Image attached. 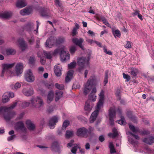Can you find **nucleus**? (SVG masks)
<instances>
[{"mask_svg": "<svg viewBox=\"0 0 154 154\" xmlns=\"http://www.w3.org/2000/svg\"><path fill=\"white\" fill-rule=\"evenodd\" d=\"M55 86L57 88L60 90H63L64 88V86L62 84L60 85L58 83H56Z\"/></svg>", "mask_w": 154, "mask_h": 154, "instance_id": "obj_51", "label": "nucleus"}, {"mask_svg": "<svg viewBox=\"0 0 154 154\" xmlns=\"http://www.w3.org/2000/svg\"><path fill=\"white\" fill-rule=\"evenodd\" d=\"M6 52L8 55H14L16 53V51L14 49L8 48L6 50Z\"/></svg>", "mask_w": 154, "mask_h": 154, "instance_id": "obj_30", "label": "nucleus"}, {"mask_svg": "<svg viewBox=\"0 0 154 154\" xmlns=\"http://www.w3.org/2000/svg\"><path fill=\"white\" fill-rule=\"evenodd\" d=\"M18 42L20 46L23 51L25 50L27 47V44L23 39H19Z\"/></svg>", "mask_w": 154, "mask_h": 154, "instance_id": "obj_21", "label": "nucleus"}, {"mask_svg": "<svg viewBox=\"0 0 154 154\" xmlns=\"http://www.w3.org/2000/svg\"><path fill=\"white\" fill-rule=\"evenodd\" d=\"M125 48H131V42H130L127 41V43L125 45Z\"/></svg>", "mask_w": 154, "mask_h": 154, "instance_id": "obj_60", "label": "nucleus"}, {"mask_svg": "<svg viewBox=\"0 0 154 154\" xmlns=\"http://www.w3.org/2000/svg\"><path fill=\"white\" fill-rule=\"evenodd\" d=\"M143 141L147 144L151 145L154 143V136H151L143 140Z\"/></svg>", "mask_w": 154, "mask_h": 154, "instance_id": "obj_18", "label": "nucleus"}, {"mask_svg": "<svg viewBox=\"0 0 154 154\" xmlns=\"http://www.w3.org/2000/svg\"><path fill=\"white\" fill-rule=\"evenodd\" d=\"M118 123L121 125H125L126 122L125 121V119L123 116H121V119L117 121Z\"/></svg>", "mask_w": 154, "mask_h": 154, "instance_id": "obj_47", "label": "nucleus"}, {"mask_svg": "<svg viewBox=\"0 0 154 154\" xmlns=\"http://www.w3.org/2000/svg\"><path fill=\"white\" fill-rule=\"evenodd\" d=\"M112 132L114 135V136L116 137L118 135V131L116 128H114L112 129Z\"/></svg>", "mask_w": 154, "mask_h": 154, "instance_id": "obj_59", "label": "nucleus"}, {"mask_svg": "<svg viewBox=\"0 0 154 154\" xmlns=\"http://www.w3.org/2000/svg\"><path fill=\"white\" fill-rule=\"evenodd\" d=\"M49 10L47 8H42L40 11L41 15L43 17H46L48 16Z\"/></svg>", "mask_w": 154, "mask_h": 154, "instance_id": "obj_22", "label": "nucleus"}, {"mask_svg": "<svg viewBox=\"0 0 154 154\" xmlns=\"http://www.w3.org/2000/svg\"><path fill=\"white\" fill-rule=\"evenodd\" d=\"M76 66V62L73 61L68 64V68L69 69L74 68Z\"/></svg>", "mask_w": 154, "mask_h": 154, "instance_id": "obj_49", "label": "nucleus"}, {"mask_svg": "<svg viewBox=\"0 0 154 154\" xmlns=\"http://www.w3.org/2000/svg\"><path fill=\"white\" fill-rule=\"evenodd\" d=\"M128 133L130 135H131V136L134 137L136 139L138 140H139L140 138L138 135H135L134 134H133L130 131L128 132Z\"/></svg>", "mask_w": 154, "mask_h": 154, "instance_id": "obj_57", "label": "nucleus"}, {"mask_svg": "<svg viewBox=\"0 0 154 154\" xmlns=\"http://www.w3.org/2000/svg\"><path fill=\"white\" fill-rule=\"evenodd\" d=\"M48 88H49L53 86V85L51 83H46L44 84Z\"/></svg>", "mask_w": 154, "mask_h": 154, "instance_id": "obj_64", "label": "nucleus"}, {"mask_svg": "<svg viewBox=\"0 0 154 154\" xmlns=\"http://www.w3.org/2000/svg\"><path fill=\"white\" fill-rule=\"evenodd\" d=\"M63 92L60 91H57L56 93V97L55 100L56 101H57L60 99L62 97Z\"/></svg>", "mask_w": 154, "mask_h": 154, "instance_id": "obj_27", "label": "nucleus"}, {"mask_svg": "<svg viewBox=\"0 0 154 154\" xmlns=\"http://www.w3.org/2000/svg\"><path fill=\"white\" fill-rule=\"evenodd\" d=\"M60 57L61 60L64 62L66 60H69L70 56L68 51L62 50L60 52Z\"/></svg>", "mask_w": 154, "mask_h": 154, "instance_id": "obj_11", "label": "nucleus"}, {"mask_svg": "<svg viewBox=\"0 0 154 154\" xmlns=\"http://www.w3.org/2000/svg\"><path fill=\"white\" fill-rule=\"evenodd\" d=\"M108 73H109V71L108 70H107L105 71V77H104V83L105 85H106L107 83L108 82Z\"/></svg>", "mask_w": 154, "mask_h": 154, "instance_id": "obj_39", "label": "nucleus"}, {"mask_svg": "<svg viewBox=\"0 0 154 154\" xmlns=\"http://www.w3.org/2000/svg\"><path fill=\"white\" fill-rule=\"evenodd\" d=\"M73 73L74 71L73 70H70L68 71L67 76L65 78V81L66 82H68L71 80Z\"/></svg>", "mask_w": 154, "mask_h": 154, "instance_id": "obj_19", "label": "nucleus"}, {"mask_svg": "<svg viewBox=\"0 0 154 154\" xmlns=\"http://www.w3.org/2000/svg\"><path fill=\"white\" fill-rule=\"evenodd\" d=\"M112 33L115 37H116V36L118 37H120L121 36L120 32L119 30L118 29H116L114 31H113Z\"/></svg>", "mask_w": 154, "mask_h": 154, "instance_id": "obj_43", "label": "nucleus"}, {"mask_svg": "<svg viewBox=\"0 0 154 154\" xmlns=\"http://www.w3.org/2000/svg\"><path fill=\"white\" fill-rule=\"evenodd\" d=\"M33 89L32 87L30 88L28 90L24 89L23 90V94L26 96H31L33 94Z\"/></svg>", "mask_w": 154, "mask_h": 154, "instance_id": "obj_17", "label": "nucleus"}, {"mask_svg": "<svg viewBox=\"0 0 154 154\" xmlns=\"http://www.w3.org/2000/svg\"><path fill=\"white\" fill-rule=\"evenodd\" d=\"M1 17L5 18H8L12 16V13L11 12H6L1 14Z\"/></svg>", "mask_w": 154, "mask_h": 154, "instance_id": "obj_33", "label": "nucleus"}, {"mask_svg": "<svg viewBox=\"0 0 154 154\" xmlns=\"http://www.w3.org/2000/svg\"><path fill=\"white\" fill-rule=\"evenodd\" d=\"M128 117L130 118V119L134 123L137 122V118L135 116L132 115L128 116Z\"/></svg>", "mask_w": 154, "mask_h": 154, "instance_id": "obj_54", "label": "nucleus"}, {"mask_svg": "<svg viewBox=\"0 0 154 154\" xmlns=\"http://www.w3.org/2000/svg\"><path fill=\"white\" fill-rule=\"evenodd\" d=\"M62 68L59 65H57L54 67V71L55 75L57 76H60L61 75Z\"/></svg>", "mask_w": 154, "mask_h": 154, "instance_id": "obj_15", "label": "nucleus"}, {"mask_svg": "<svg viewBox=\"0 0 154 154\" xmlns=\"http://www.w3.org/2000/svg\"><path fill=\"white\" fill-rule=\"evenodd\" d=\"M88 130V133L91 136H93L94 135V133L93 132L94 130V128L91 126H89Z\"/></svg>", "mask_w": 154, "mask_h": 154, "instance_id": "obj_44", "label": "nucleus"}, {"mask_svg": "<svg viewBox=\"0 0 154 154\" xmlns=\"http://www.w3.org/2000/svg\"><path fill=\"white\" fill-rule=\"evenodd\" d=\"M30 103L29 102L24 101L22 103V106L23 107H26L29 105Z\"/></svg>", "mask_w": 154, "mask_h": 154, "instance_id": "obj_55", "label": "nucleus"}, {"mask_svg": "<svg viewBox=\"0 0 154 154\" xmlns=\"http://www.w3.org/2000/svg\"><path fill=\"white\" fill-rule=\"evenodd\" d=\"M74 140H71L70 142L67 144V147H72L73 145V143H74Z\"/></svg>", "mask_w": 154, "mask_h": 154, "instance_id": "obj_62", "label": "nucleus"}, {"mask_svg": "<svg viewBox=\"0 0 154 154\" xmlns=\"http://www.w3.org/2000/svg\"><path fill=\"white\" fill-rule=\"evenodd\" d=\"M74 134V132L71 130H67L66 131L65 136L67 138H69L72 137Z\"/></svg>", "mask_w": 154, "mask_h": 154, "instance_id": "obj_34", "label": "nucleus"}, {"mask_svg": "<svg viewBox=\"0 0 154 154\" xmlns=\"http://www.w3.org/2000/svg\"><path fill=\"white\" fill-rule=\"evenodd\" d=\"M44 55L46 57V58L49 59H51L52 58L51 54L50 52H47L46 51H43Z\"/></svg>", "mask_w": 154, "mask_h": 154, "instance_id": "obj_42", "label": "nucleus"}, {"mask_svg": "<svg viewBox=\"0 0 154 154\" xmlns=\"http://www.w3.org/2000/svg\"><path fill=\"white\" fill-rule=\"evenodd\" d=\"M26 124L27 128L30 131H33L35 128V125L31 121L27 120L26 122Z\"/></svg>", "mask_w": 154, "mask_h": 154, "instance_id": "obj_20", "label": "nucleus"}, {"mask_svg": "<svg viewBox=\"0 0 154 154\" xmlns=\"http://www.w3.org/2000/svg\"><path fill=\"white\" fill-rule=\"evenodd\" d=\"M35 60L34 57H30L29 59V63L30 66H33L35 64Z\"/></svg>", "mask_w": 154, "mask_h": 154, "instance_id": "obj_41", "label": "nucleus"}, {"mask_svg": "<svg viewBox=\"0 0 154 154\" xmlns=\"http://www.w3.org/2000/svg\"><path fill=\"white\" fill-rule=\"evenodd\" d=\"M91 102L89 100H88L85 102L84 109L85 110L88 112L91 111L93 107V105L91 104Z\"/></svg>", "mask_w": 154, "mask_h": 154, "instance_id": "obj_14", "label": "nucleus"}, {"mask_svg": "<svg viewBox=\"0 0 154 154\" xmlns=\"http://www.w3.org/2000/svg\"><path fill=\"white\" fill-rule=\"evenodd\" d=\"M27 5V3L25 0H18L16 4L17 7L21 8L25 7Z\"/></svg>", "mask_w": 154, "mask_h": 154, "instance_id": "obj_16", "label": "nucleus"}, {"mask_svg": "<svg viewBox=\"0 0 154 154\" xmlns=\"http://www.w3.org/2000/svg\"><path fill=\"white\" fill-rule=\"evenodd\" d=\"M88 80L93 85L96 84L99 81L98 78L94 76L91 77Z\"/></svg>", "mask_w": 154, "mask_h": 154, "instance_id": "obj_24", "label": "nucleus"}, {"mask_svg": "<svg viewBox=\"0 0 154 154\" xmlns=\"http://www.w3.org/2000/svg\"><path fill=\"white\" fill-rule=\"evenodd\" d=\"M54 2L57 7H59L60 8H63L62 3L60 0H54Z\"/></svg>", "mask_w": 154, "mask_h": 154, "instance_id": "obj_40", "label": "nucleus"}, {"mask_svg": "<svg viewBox=\"0 0 154 154\" xmlns=\"http://www.w3.org/2000/svg\"><path fill=\"white\" fill-rule=\"evenodd\" d=\"M15 128L18 131L26 132V129L24 127L23 123L21 122H18L16 124Z\"/></svg>", "mask_w": 154, "mask_h": 154, "instance_id": "obj_12", "label": "nucleus"}, {"mask_svg": "<svg viewBox=\"0 0 154 154\" xmlns=\"http://www.w3.org/2000/svg\"><path fill=\"white\" fill-rule=\"evenodd\" d=\"M73 146V147H72L71 149V152L75 154L79 146H78L77 144H74Z\"/></svg>", "mask_w": 154, "mask_h": 154, "instance_id": "obj_46", "label": "nucleus"}, {"mask_svg": "<svg viewBox=\"0 0 154 154\" xmlns=\"http://www.w3.org/2000/svg\"><path fill=\"white\" fill-rule=\"evenodd\" d=\"M17 102H15L9 107L1 106L0 107V116L3 115L4 119L8 122L14 117L16 113L14 112H11V110L16 106Z\"/></svg>", "mask_w": 154, "mask_h": 154, "instance_id": "obj_2", "label": "nucleus"}, {"mask_svg": "<svg viewBox=\"0 0 154 154\" xmlns=\"http://www.w3.org/2000/svg\"><path fill=\"white\" fill-rule=\"evenodd\" d=\"M72 42L76 45H78L82 50H85V48L82 45L84 39L82 38H80L79 39L77 38H73L72 39Z\"/></svg>", "mask_w": 154, "mask_h": 154, "instance_id": "obj_10", "label": "nucleus"}, {"mask_svg": "<svg viewBox=\"0 0 154 154\" xmlns=\"http://www.w3.org/2000/svg\"><path fill=\"white\" fill-rule=\"evenodd\" d=\"M54 44V42L53 40L50 38L48 39L45 42L46 47L51 48Z\"/></svg>", "mask_w": 154, "mask_h": 154, "instance_id": "obj_29", "label": "nucleus"}, {"mask_svg": "<svg viewBox=\"0 0 154 154\" xmlns=\"http://www.w3.org/2000/svg\"><path fill=\"white\" fill-rule=\"evenodd\" d=\"M16 137L15 135H13L10 136L8 137L7 138V140L8 141H11L13 140Z\"/></svg>", "mask_w": 154, "mask_h": 154, "instance_id": "obj_58", "label": "nucleus"}, {"mask_svg": "<svg viewBox=\"0 0 154 154\" xmlns=\"http://www.w3.org/2000/svg\"><path fill=\"white\" fill-rule=\"evenodd\" d=\"M97 19L98 20H102V21L103 22V23L106 26L109 25V24L108 22L106 19L103 16H100L97 17Z\"/></svg>", "mask_w": 154, "mask_h": 154, "instance_id": "obj_25", "label": "nucleus"}, {"mask_svg": "<svg viewBox=\"0 0 154 154\" xmlns=\"http://www.w3.org/2000/svg\"><path fill=\"white\" fill-rule=\"evenodd\" d=\"M65 41V39L63 37H61L58 38L57 40V42L59 44L62 43Z\"/></svg>", "mask_w": 154, "mask_h": 154, "instance_id": "obj_53", "label": "nucleus"}, {"mask_svg": "<svg viewBox=\"0 0 154 154\" xmlns=\"http://www.w3.org/2000/svg\"><path fill=\"white\" fill-rule=\"evenodd\" d=\"M27 41L30 45L33 44L35 42L34 37L33 35H31V37L27 38Z\"/></svg>", "mask_w": 154, "mask_h": 154, "instance_id": "obj_37", "label": "nucleus"}, {"mask_svg": "<svg viewBox=\"0 0 154 154\" xmlns=\"http://www.w3.org/2000/svg\"><path fill=\"white\" fill-rule=\"evenodd\" d=\"M15 64V63L11 64L5 63L2 64V74H3L4 72H6L11 74L12 76L16 75L18 76L23 72V63H17L15 66V73H14L10 70V69L14 66Z\"/></svg>", "mask_w": 154, "mask_h": 154, "instance_id": "obj_1", "label": "nucleus"}, {"mask_svg": "<svg viewBox=\"0 0 154 154\" xmlns=\"http://www.w3.org/2000/svg\"><path fill=\"white\" fill-rule=\"evenodd\" d=\"M92 85H93L92 84V83L88 80L85 85V88H86L87 89H90L91 88Z\"/></svg>", "mask_w": 154, "mask_h": 154, "instance_id": "obj_48", "label": "nucleus"}, {"mask_svg": "<svg viewBox=\"0 0 154 154\" xmlns=\"http://www.w3.org/2000/svg\"><path fill=\"white\" fill-rule=\"evenodd\" d=\"M123 77L124 79H125L126 80L127 82H128L131 79L130 76L128 74H126L125 73L122 74Z\"/></svg>", "mask_w": 154, "mask_h": 154, "instance_id": "obj_52", "label": "nucleus"}, {"mask_svg": "<svg viewBox=\"0 0 154 154\" xmlns=\"http://www.w3.org/2000/svg\"><path fill=\"white\" fill-rule=\"evenodd\" d=\"M20 13L22 15H25L29 14L30 12L28 9L25 8L21 10L20 11Z\"/></svg>", "mask_w": 154, "mask_h": 154, "instance_id": "obj_31", "label": "nucleus"}, {"mask_svg": "<svg viewBox=\"0 0 154 154\" xmlns=\"http://www.w3.org/2000/svg\"><path fill=\"white\" fill-rule=\"evenodd\" d=\"M129 128L130 130L134 133H136L140 132L139 129L138 127H135L133 125H129Z\"/></svg>", "mask_w": 154, "mask_h": 154, "instance_id": "obj_32", "label": "nucleus"}, {"mask_svg": "<svg viewBox=\"0 0 154 154\" xmlns=\"http://www.w3.org/2000/svg\"><path fill=\"white\" fill-rule=\"evenodd\" d=\"M96 100V96L95 94L91 93L89 95V99L88 100H89L90 101H95Z\"/></svg>", "mask_w": 154, "mask_h": 154, "instance_id": "obj_36", "label": "nucleus"}, {"mask_svg": "<svg viewBox=\"0 0 154 154\" xmlns=\"http://www.w3.org/2000/svg\"><path fill=\"white\" fill-rule=\"evenodd\" d=\"M32 106L36 107L39 108L44 105L42 99L40 97L32 98L30 100Z\"/></svg>", "mask_w": 154, "mask_h": 154, "instance_id": "obj_6", "label": "nucleus"}, {"mask_svg": "<svg viewBox=\"0 0 154 154\" xmlns=\"http://www.w3.org/2000/svg\"><path fill=\"white\" fill-rule=\"evenodd\" d=\"M36 26V29L34 30V31L36 32V33L37 34L38 33V30L39 27V23L37 21ZM34 24L32 22L29 23L26 26H25L24 29V30L27 31L30 34H32V32L33 31Z\"/></svg>", "mask_w": 154, "mask_h": 154, "instance_id": "obj_5", "label": "nucleus"}, {"mask_svg": "<svg viewBox=\"0 0 154 154\" xmlns=\"http://www.w3.org/2000/svg\"><path fill=\"white\" fill-rule=\"evenodd\" d=\"M69 121L67 120H66L63 122L62 127V130H63L64 131H65L66 128L69 125Z\"/></svg>", "mask_w": 154, "mask_h": 154, "instance_id": "obj_45", "label": "nucleus"}, {"mask_svg": "<svg viewBox=\"0 0 154 154\" xmlns=\"http://www.w3.org/2000/svg\"><path fill=\"white\" fill-rule=\"evenodd\" d=\"M76 134L79 137L87 138L88 137V130L84 127L79 128L77 131Z\"/></svg>", "mask_w": 154, "mask_h": 154, "instance_id": "obj_9", "label": "nucleus"}, {"mask_svg": "<svg viewBox=\"0 0 154 154\" xmlns=\"http://www.w3.org/2000/svg\"><path fill=\"white\" fill-rule=\"evenodd\" d=\"M58 118L56 116H54L51 119L48 125L51 129H53L54 128L56 123L58 122Z\"/></svg>", "mask_w": 154, "mask_h": 154, "instance_id": "obj_13", "label": "nucleus"}, {"mask_svg": "<svg viewBox=\"0 0 154 154\" xmlns=\"http://www.w3.org/2000/svg\"><path fill=\"white\" fill-rule=\"evenodd\" d=\"M103 50L104 52L109 55H112V52L109 50L107 51V49L105 47L103 48Z\"/></svg>", "mask_w": 154, "mask_h": 154, "instance_id": "obj_56", "label": "nucleus"}, {"mask_svg": "<svg viewBox=\"0 0 154 154\" xmlns=\"http://www.w3.org/2000/svg\"><path fill=\"white\" fill-rule=\"evenodd\" d=\"M128 72L133 76H136L138 72V71L136 68H132L129 69Z\"/></svg>", "mask_w": 154, "mask_h": 154, "instance_id": "obj_23", "label": "nucleus"}, {"mask_svg": "<svg viewBox=\"0 0 154 154\" xmlns=\"http://www.w3.org/2000/svg\"><path fill=\"white\" fill-rule=\"evenodd\" d=\"M79 25L77 23H75V27L73 28L72 31V34L73 36H75L76 35L77 32V30L79 29Z\"/></svg>", "mask_w": 154, "mask_h": 154, "instance_id": "obj_38", "label": "nucleus"}, {"mask_svg": "<svg viewBox=\"0 0 154 154\" xmlns=\"http://www.w3.org/2000/svg\"><path fill=\"white\" fill-rule=\"evenodd\" d=\"M99 100L97 105L96 109L91 114L90 118L89 121L90 123H93L96 119L97 117L98 112L100 109L103 106L104 101V91L101 90L99 94Z\"/></svg>", "mask_w": 154, "mask_h": 154, "instance_id": "obj_3", "label": "nucleus"}, {"mask_svg": "<svg viewBox=\"0 0 154 154\" xmlns=\"http://www.w3.org/2000/svg\"><path fill=\"white\" fill-rule=\"evenodd\" d=\"M9 100V94L8 92L4 94L2 97V101L3 103H5L8 102Z\"/></svg>", "mask_w": 154, "mask_h": 154, "instance_id": "obj_28", "label": "nucleus"}, {"mask_svg": "<svg viewBox=\"0 0 154 154\" xmlns=\"http://www.w3.org/2000/svg\"><path fill=\"white\" fill-rule=\"evenodd\" d=\"M116 111L115 106L111 107L109 110V123L111 125L114 124V119L116 118Z\"/></svg>", "mask_w": 154, "mask_h": 154, "instance_id": "obj_7", "label": "nucleus"}, {"mask_svg": "<svg viewBox=\"0 0 154 154\" xmlns=\"http://www.w3.org/2000/svg\"><path fill=\"white\" fill-rule=\"evenodd\" d=\"M128 140L131 144L133 145H137L138 143V142L137 141H135L131 137L128 138Z\"/></svg>", "mask_w": 154, "mask_h": 154, "instance_id": "obj_50", "label": "nucleus"}, {"mask_svg": "<svg viewBox=\"0 0 154 154\" xmlns=\"http://www.w3.org/2000/svg\"><path fill=\"white\" fill-rule=\"evenodd\" d=\"M53 111L54 108L52 106H49L47 110V111L48 113H51Z\"/></svg>", "mask_w": 154, "mask_h": 154, "instance_id": "obj_63", "label": "nucleus"}, {"mask_svg": "<svg viewBox=\"0 0 154 154\" xmlns=\"http://www.w3.org/2000/svg\"><path fill=\"white\" fill-rule=\"evenodd\" d=\"M90 59L89 56L86 57H82L78 59V64L79 66L78 69L79 72H81L85 67L89 66V61Z\"/></svg>", "mask_w": 154, "mask_h": 154, "instance_id": "obj_4", "label": "nucleus"}, {"mask_svg": "<svg viewBox=\"0 0 154 154\" xmlns=\"http://www.w3.org/2000/svg\"><path fill=\"white\" fill-rule=\"evenodd\" d=\"M21 86V84L19 82H17L14 85V88L16 89H17L20 88Z\"/></svg>", "mask_w": 154, "mask_h": 154, "instance_id": "obj_61", "label": "nucleus"}, {"mask_svg": "<svg viewBox=\"0 0 154 154\" xmlns=\"http://www.w3.org/2000/svg\"><path fill=\"white\" fill-rule=\"evenodd\" d=\"M77 50V47L75 45H72L69 48V51L71 54L73 55Z\"/></svg>", "mask_w": 154, "mask_h": 154, "instance_id": "obj_35", "label": "nucleus"}, {"mask_svg": "<svg viewBox=\"0 0 154 154\" xmlns=\"http://www.w3.org/2000/svg\"><path fill=\"white\" fill-rule=\"evenodd\" d=\"M24 77L26 80L28 82H34L35 80L34 76L30 69H29L26 71Z\"/></svg>", "mask_w": 154, "mask_h": 154, "instance_id": "obj_8", "label": "nucleus"}, {"mask_svg": "<svg viewBox=\"0 0 154 154\" xmlns=\"http://www.w3.org/2000/svg\"><path fill=\"white\" fill-rule=\"evenodd\" d=\"M54 93L52 91H50L48 93L47 96V102L50 103L51 101L53 99Z\"/></svg>", "mask_w": 154, "mask_h": 154, "instance_id": "obj_26", "label": "nucleus"}]
</instances>
